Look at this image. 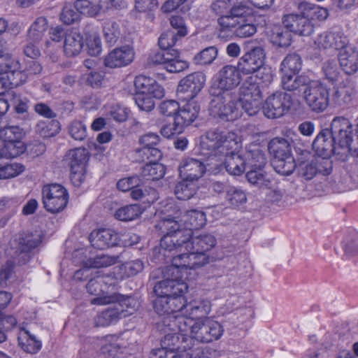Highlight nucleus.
I'll use <instances>...</instances> for the list:
<instances>
[{
    "label": "nucleus",
    "instance_id": "26",
    "mask_svg": "<svg viewBox=\"0 0 358 358\" xmlns=\"http://www.w3.org/2000/svg\"><path fill=\"white\" fill-rule=\"evenodd\" d=\"M312 145L315 152L320 155L329 157L333 154L341 157L339 150L336 148L337 145H336L329 129L320 131L313 142Z\"/></svg>",
    "mask_w": 358,
    "mask_h": 358
},
{
    "label": "nucleus",
    "instance_id": "7",
    "mask_svg": "<svg viewBox=\"0 0 358 358\" xmlns=\"http://www.w3.org/2000/svg\"><path fill=\"white\" fill-rule=\"evenodd\" d=\"M42 196L44 208L52 213L62 211L66 206L69 198L66 189L58 183L44 185Z\"/></svg>",
    "mask_w": 358,
    "mask_h": 358
},
{
    "label": "nucleus",
    "instance_id": "30",
    "mask_svg": "<svg viewBox=\"0 0 358 358\" xmlns=\"http://www.w3.org/2000/svg\"><path fill=\"white\" fill-rule=\"evenodd\" d=\"M338 58L346 74L351 75L358 71V51L349 43L339 51Z\"/></svg>",
    "mask_w": 358,
    "mask_h": 358
},
{
    "label": "nucleus",
    "instance_id": "45",
    "mask_svg": "<svg viewBox=\"0 0 358 358\" xmlns=\"http://www.w3.org/2000/svg\"><path fill=\"white\" fill-rule=\"evenodd\" d=\"M271 40L279 47L286 48L291 45V31L282 25H274L271 29Z\"/></svg>",
    "mask_w": 358,
    "mask_h": 358
},
{
    "label": "nucleus",
    "instance_id": "13",
    "mask_svg": "<svg viewBox=\"0 0 358 358\" xmlns=\"http://www.w3.org/2000/svg\"><path fill=\"white\" fill-rule=\"evenodd\" d=\"M330 131L341 155L346 150L348 143L352 141V125L348 119L336 117L331 122Z\"/></svg>",
    "mask_w": 358,
    "mask_h": 358
},
{
    "label": "nucleus",
    "instance_id": "60",
    "mask_svg": "<svg viewBox=\"0 0 358 358\" xmlns=\"http://www.w3.org/2000/svg\"><path fill=\"white\" fill-rule=\"evenodd\" d=\"M68 132L76 141H82L87 137V127L80 120H73L68 126Z\"/></svg>",
    "mask_w": 358,
    "mask_h": 358
},
{
    "label": "nucleus",
    "instance_id": "41",
    "mask_svg": "<svg viewBox=\"0 0 358 358\" xmlns=\"http://www.w3.org/2000/svg\"><path fill=\"white\" fill-rule=\"evenodd\" d=\"M165 173L166 168L162 164L152 162L141 168L140 177L142 180H158L164 177Z\"/></svg>",
    "mask_w": 358,
    "mask_h": 358
},
{
    "label": "nucleus",
    "instance_id": "28",
    "mask_svg": "<svg viewBox=\"0 0 358 358\" xmlns=\"http://www.w3.org/2000/svg\"><path fill=\"white\" fill-rule=\"evenodd\" d=\"M157 298L153 301V308L159 315L171 316L177 312L182 311V303L180 297H170L166 294H156Z\"/></svg>",
    "mask_w": 358,
    "mask_h": 358
},
{
    "label": "nucleus",
    "instance_id": "36",
    "mask_svg": "<svg viewBox=\"0 0 358 358\" xmlns=\"http://www.w3.org/2000/svg\"><path fill=\"white\" fill-rule=\"evenodd\" d=\"M164 50L165 69L170 73H179L188 68L187 62L179 58V52L176 49L169 48Z\"/></svg>",
    "mask_w": 358,
    "mask_h": 358
},
{
    "label": "nucleus",
    "instance_id": "6",
    "mask_svg": "<svg viewBox=\"0 0 358 358\" xmlns=\"http://www.w3.org/2000/svg\"><path fill=\"white\" fill-rule=\"evenodd\" d=\"M242 72L237 66L227 64L217 73L209 89V93H234L242 81Z\"/></svg>",
    "mask_w": 358,
    "mask_h": 358
},
{
    "label": "nucleus",
    "instance_id": "22",
    "mask_svg": "<svg viewBox=\"0 0 358 358\" xmlns=\"http://www.w3.org/2000/svg\"><path fill=\"white\" fill-rule=\"evenodd\" d=\"M348 42V37L341 31H325L317 36L314 43L320 50L340 51Z\"/></svg>",
    "mask_w": 358,
    "mask_h": 358
},
{
    "label": "nucleus",
    "instance_id": "34",
    "mask_svg": "<svg viewBox=\"0 0 358 358\" xmlns=\"http://www.w3.org/2000/svg\"><path fill=\"white\" fill-rule=\"evenodd\" d=\"M206 171L213 174L220 173L224 166V158L228 153L213 151H200Z\"/></svg>",
    "mask_w": 358,
    "mask_h": 358
},
{
    "label": "nucleus",
    "instance_id": "21",
    "mask_svg": "<svg viewBox=\"0 0 358 358\" xmlns=\"http://www.w3.org/2000/svg\"><path fill=\"white\" fill-rule=\"evenodd\" d=\"M282 22L291 33L299 36H308L314 31L313 22L298 14L290 13L283 15Z\"/></svg>",
    "mask_w": 358,
    "mask_h": 358
},
{
    "label": "nucleus",
    "instance_id": "62",
    "mask_svg": "<svg viewBox=\"0 0 358 358\" xmlns=\"http://www.w3.org/2000/svg\"><path fill=\"white\" fill-rule=\"evenodd\" d=\"M253 20L254 18L248 19V21L237 24L234 28L236 36L239 38H246L254 35L257 31V28L253 23Z\"/></svg>",
    "mask_w": 358,
    "mask_h": 358
},
{
    "label": "nucleus",
    "instance_id": "33",
    "mask_svg": "<svg viewBox=\"0 0 358 358\" xmlns=\"http://www.w3.org/2000/svg\"><path fill=\"white\" fill-rule=\"evenodd\" d=\"M235 150H231L226 155L224 168L231 175L240 176L245 171L246 161L243 154L235 152Z\"/></svg>",
    "mask_w": 358,
    "mask_h": 358
},
{
    "label": "nucleus",
    "instance_id": "10",
    "mask_svg": "<svg viewBox=\"0 0 358 358\" xmlns=\"http://www.w3.org/2000/svg\"><path fill=\"white\" fill-rule=\"evenodd\" d=\"M194 329L193 338L205 343L218 340L224 332L222 326L209 317L198 319Z\"/></svg>",
    "mask_w": 358,
    "mask_h": 358
},
{
    "label": "nucleus",
    "instance_id": "44",
    "mask_svg": "<svg viewBox=\"0 0 358 358\" xmlns=\"http://www.w3.org/2000/svg\"><path fill=\"white\" fill-rule=\"evenodd\" d=\"M239 98L262 99V92L259 83L254 80L253 76H250L239 89Z\"/></svg>",
    "mask_w": 358,
    "mask_h": 358
},
{
    "label": "nucleus",
    "instance_id": "53",
    "mask_svg": "<svg viewBox=\"0 0 358 358\" xmlns=\"http://www.w3.org/2000/svg\"><path fill=\"white\" fill-rule=\"evenodd\" d=\"M225 199L231 207L236 208L247 202V196L241 188L231 186L227 192Z\"/></svg>",
    "mask_w": 358,
    "mask_h": 358
},
{
    "label": "nucleus",
    "instance_id": "19",
    "mask_svg": "<svg viewBox=\"0 0 358 358\" xmlns=\"http://www.w3.org/2000/svg\"><path fill=\"white\" fill-rule=\"evenodd\" d=\"M357 94L355 83L350 79H345L334 86L329 95L330 100L336 106H346L352 103Z\"/></svg>",
    "mask_w": 358,
    "mask_h": 358
},
{
    "label": "nucleus",
    "instance_id": "24",
    "mask_svg": "<svg viewBox=\"0 0 358 358\" xmlns=\"http://www.w3.org/2000/svg\"><path fill=\"white\" fill-rule=\"evenodd\" d=\"M41 242V236L37 234H24L19 238L16 250V261L19 265L26 264L31 259V251Z\"/></svg>",
    "mask_w": 358,
    "mask_h": 358
},
{
    "label": "nucleus",
    "instance_id": "5",
    "mask_svg": "<svg viewBox=\"0 0 358 358\" xmlns=\"http://www.w3.org/2000/svg\"><path fill=\"white\" fill-rule=\"evenodd\" d=\"M200 151H213L229 153L231 150H237L238 143L234 133L227 132L220 128L208 130L201 136Z\"/></svg>",
    "mask_w": 358,
    "mask_h": 358
},
{
    "label": "nucleus",
    "instance_id": "25",
    "mask_svg": "<svg viewBox=\"0 0 358 358\" xmlns=\"http://www.w3.org/2000/svg\"><path fill=\"white\" fill-rule=\"evenodd\" d=\"M187 285L176 276V278H167L158 282L154 287V292L156 294L183 298V294L187 292Z\"/></svg>",
    "mask_w": 358,
    "mask_h": 358
},
{
    "label": "nucleus",
    "instance_id": "16",
    "mask_svg": "<svg viewBox=\"0 0 358 358\" xmlns=\"http://www.w3.org/2000/svg\"><path fill=\"white\" fill-rule=\"evenodd\" d=\"M254 18L253 10L250 6L239 3L234 4L229 9L228 17L220 18V31H232L237 24Z\"/></svg>",
    "mask_w": 358,
    "mask_h": 358
},
{
    "label": "nucleus",
    "instance_id": "38",
    "mask_svg": "<svg viewBox=\"0 0 358 358\" xmlns=\"http://www.w3.org/2000/svg\"><path fill=\"white\" fill-rule=\"evenodd\" d=\"M297 8L300 12L299 15L303 17L308 18L311 22L314 20H324L327 16L326 10L307 1L299 3Z\"/></svg>",
    "mask_w": 358,
    "mask_h": 358
},
{
    "label": "nucleus",
    "instance_id": "63",
    "mask_svg": "<svg viewBox=\"0 0 358 358\" xmlns=\"http://www.w3.org/2000/svg\"><path fill=\"white\" fill-rule=\"evenodd\" d=\"M24 166L20 164H7L0 163V179H8L13 178L22 173Z\"/></svg>",
    "mask_w": 358,
    "mask_h": 358
},
{
    "label": "nucleus",
    "instance_id": "14",
    "mask_svg": "<svg viewBox=\"0 0 358 358\" xmlns=\"http://www.w3.org/2000/svg\"><path fill=\"white\" fill-rule=\"evenodd\" d=\"M302 67V60L299 55L296 52L288 54L282 60L280 64L282 71L281 86L285 91L288 92L287 87L289 82L294 81L299 78H308L306 76L296 74L301 71Z\"/></svg>",
    "mask_w": 358,
    "mask_h": 358
},
{
    "label": "nucleus",
    "instance_id": "35",
    "mask_svg": "<svg viewBox=\"0 0 358 358\" xmlns=\"http://www.w3.org/2000/svg\"><path fill=\"white\" fill-rule=\"evenodd\" d=\"M84 45L83 38L76 30H70L65 35L64 41V52L68 57L78 55Z\"/></svg>",
    "mask_w": 358,
    "mask_h": 358
},
{
    "label": "nucleus",
    "instance_id": "32",
    "mask_svg": "<svg viewBox=\"0 0 358 358\" xmlns=\"http://www.w3.org/2000/svg\"><path fill=\"white\" fill-rule=\"evenodd\" d=\"M180 301L184 305L182 311L185 310L192 318L203 319L210 312V302L207 299L198 298L187 302L181 298Z\"/></svg>",
    "mask_w": 358,
    "mask_h": 358
},
{
    "label": "nucleus",
    "instance_id": "17",
    "mask_svg": "<svg viewBox=\"0 0 358 358\" xmlns=\"http://www.w3.org/2000/svg\"><path fill=\"white\" fill-rule=\"evenodd\" d=\"M0 75H2L9 88L24 84L27 80V73L21 69L20 62L10 59L5 64H0Z\"/></svg>",
    "mask_w": 358,
    "mask_h": 358
},
{
    "label": "nucleus",
    "instance_id": "59",
    "mask_svg": "<svg viewBox=\"0 0 358 358\" xmlns=\"http://www.w3.org/2000/svg\"><path fill=\"white\" fill-rule=\"evenodd\" d=\"M181 38L174 30H167L159 36L158 45L162 50L172 48Z\"/></svg>",
    "mask_w": 358,
    "mask_h": 358
},
{
    "label": "nucleus",
    "instance_id": "9",
    "mask_svg": "<svg viewBox=\"0 0 358 358\" xmlns=\"http://www.w3.org/2000/svg\"><path fill=\"white\" fill-rule=\"evenodd\" d=\"M206 76L202 72H194L189 74L179 82L177 88V96L179 99L189 101L203 88Z\"/></svg>",
    "mask_w": 358,
    "mask_h": 358
},
{
    "label": "nucleus",
    "instance_id": "4",
    "mask_svg": "<svg viewBox=\"0 0 358 358\" xmlns=\"http://www.w3.org/2000/svg\"><path fill=\"white\" fill-rule=\"evenodd\" d=\"M268 150L273 157L271 163L277 173L282 176H289L293 173L296 169V163L287 140L274 138L268 143Z\"/></svg>",
    "mask_w": 358,
    "mask_h": 358
},
{
    "label": "nucleus",
    "instance_id": "50",
    "mask_svg": "<svg viewBox=\"0 0 358 358\" xmlns=\"http://www.w3.org/2000/svg\"><path fill=\"white\" fill-rule=\"evenodd\" d=\"M142 212L140 205L131 204L118 208L114 216L118 220L128 222L138 217Z\"/></svg>",
    "mask_w": 358,
    "mask_h": 358
},
{
    "label": "nucleus",
    "instance_id": "39",
    "mask_svg": "<svg viewBox=\"0 0 358 358\" xmlns=\"http://www.w3.org/2000/svg\"><path fill=\"white\" fill-rule=\"evenodd\" d=\"M180 221L184 222L185 228L192 231L193 229H199L206 224V214L198 210L185 211Z\"/></svg>",
    "mask_w": 358,
    "mask_h": 358
},
{
    "label": "nucleus",
    "instance_id": "54",
    "mask_svg": "<svg viewBox=\"0 0 358 358\" xmlns=\"http://www.w3.org/2000/svg\"><path fill=\"white\" fill-rule=\"evenodd\" d=\"M217 53L218 50L215 46L206 48L194 55V63L201 66L209 65L217 58Z\"/></svg>",
    "mask_w": 358,
    "mask_h": 358
},
{
    "label": "nucleus",
    "instance_id": "55",
    "mask_svg": "<svg viewBox=\"0 0 358 358\" xmlns=\"http://www.w3.org/2000/svg\"><path fill=\"white\" fill-rule=\"evenodd\" d=\"M343 248L346 256L358 255V231L351 230L348 232L343 241Z\"/></svg>",
    "mask_w": 358,
    "mask_h": 358
},
{
    "label": "nucleus",
    "instance_id": "3",
    "mask_svg": "<svg viewBox=\"0 0 358 358\" xmlns=\"http://www.w3.org/2000/svg\"><path fill=\"white\" fill-rule=\"evenodd\" d=\"M211 99L208 110L214 118L230 122L237 120L241 115L236 93H209Z\"/></svg>",
    "mask_w": 358,
    "mask_h": 358
},
{
    "label": "nucleus",
    "instance_id": "52",
    "mask_svg": "<svg viewBox=\"0 0 358 358\" xmlns=\"http://www.w3.org/2000/svg\"><path fill=\"white\" fill-rule=\"evenodd\" d=\"M86 155L85 149L76 148L71 150L65 156V163L70 168V170L75 169L77 166L85 168Z\"/></svg>",
    "mask_w": 358,
    "mask_h": 358
},
{
    "label": "nucleus",
    "instance_id": "11",
    "mask_svg": "<svg viewBox=\"0 0 358 358\" xmlns=\"http://www.w3.org/2000/svg\"><path fill=\"white\" fill-rule=\"evenodd\" d=\"M266 52L261 46H248V50L238 59L237 66L243 75L253 74L257 68L264 64Z\"/></svg>",
    "mask_w": 358,
    "mask_h": 358
},
{
    "label": "nucleus",
    "instance_id": "57",
    "mask_svg": "<svg viewBox=\"0 0 358 358\" xmlns=\"http://www.w3.org/2000/svg\"><path fill=\"white\" fill-rule=\"evenodd\" d=\"M103 36L109 46L114 45L120 36L119 25L115 22H108L103 27Z\"/></svg>",
    "mask_w": 358,
    "mask_h": 358
},
{
    "label": "nucleus",
    "instance_id": "64",
    "mask_svg": "<svg viewBox=\"0 0 358 358\" xmlns=\"http://www.w3.org/2000/svg\"><path fill=\"white\" fill-rule=\"evenodd\" d=\"M322 70L327 80L334 85L338 84L337 82L339 81L341 73L334 61H327L325 62Z\"/></svg>",
    "mask_w": 358,
    "mask_h": 358
},
{
    "label": "nucleus",
    "instance_id": "29",
    "mask_svg": "<svg viewBox=\"0 0 358 358\" xmlns=\"http://www.w3.org/2000/svg\"><path fill=\"white\" fill-rule=\"evenodd\" d=\"M196 323V320H194L190 316H168L163 321L165 326L170 327V330L176 331L180 336H187L189 333L193 336Z\"/></svg>",
    "mask_w": 358,
    "mask_h": 358
},
{
    "label": "nucleus",
    "instance_id": "51",
    "mask_svg": "<svg viewBox=\"0 0 358 358\" xmlns=\"http://www.w3.org/2000/svg\"><path fill=\"white\" fill-rule=\"evenodd\" d=\"M48 27L47 20L39 17L35 20L28 30V39L34 43L39 42Z\"/></svg>",
    "mask_w": 358,
    "mask_h": 358
},
{
    "label": "nucleus",
    "instance_id": "49",
    "mask_svg": "<svg viewBox=\"0 0 358 358\" xmlns=\"http://www.w3.org/2000/svg\"><path fill=\"white\" fill-rule=\"evenodd\" d=\"M187 179H182L178 182L174 189V194L180 200H188L191 199L196 192V186L194 182Z\"/></svg>",
    "mask_w": 358,
    "mask_h": 358
},
{
    "label": "nucleus",
    "instance_id": "46",
    "mask_svg": "<svg viewBox=\"0 0 358 358\" xmlns=\"http://www.w3.org/2000/svg\"><path fill=\"white\" fill-rule=\"evenodd\" d=\"M25 150V145L20 139L3 143V146L0 148V159L17 157Z\"/></svg>",
    "mask_w": 358,
    "mask_h": 358
},
{
    "label": "nucleus",
    "instance_id": "43",
    "mask_svg": "<svg viewBox=\"0 0 358 358\" xmlns=\"http://www.w3.org/2000/svg\"><path fill=\"white\" fill-rule=\"evenodd\" d=\"M59 131L60 123L55 120H41L37 122L34 127L35 133L43 138L55 136Z\"/></svg>",
    "mask_w": 358,
    "mask_h": 358
},
{
    "label": "nucleus",
    "instance_id": "31",
    "mask_svg": "<svg viewBox=\"0 0 358 358\" xmlns=\"http://www.w3.org/2000/svg\"><path fill=\"white\" fill-rule=\"evenodd\" d=\"M199 111V105L192 101H187L182 108L179 106V110L174 117L178 128L183 130L185 127L189 126L198 117Z\"/></svg>",
    "mask_w": 358,
    "mask_h": 358
},
{
    "label": "nucleus",
    "instance_id": "23",
    "mask_svg": "<svg viewBox=\"0 0 358 358\" xmlns=\"http://www.w3.org/2000/svg\"><path fill=\"white\" fill-rule=\"evenodd\" d=\"M135 52L132 47L124 45L110 51L104 59L106 67L115 69L126 66L134 59Z\"/></svg>",
    "mask_w": 358,
    "mask_h": 358
},
{
    "label": "nucleus",
    "instance_id": "42",
    "mask_svg": "<svg viewBox=\"0 0 358 358\" xmlns=\"http://www.w3.org/2000/svg\"><path fill=\"white\" fill-rule=\"evenodd\" d=\"M190 250H195L200 254H205L211 250L216 244L215 238L209 234L192 236Z\"/></svg>",
    "mask_w": 358,
    "mask_h": 358
},
{
    "label": "nucleus",
    "instance_id": "1",
    "mask_svg": "<svg viewBox=\"0 0 358 358\" xmlns=\"http://www.w3.org/2000/svg\"><path fill=\"white\" fill-rule=\"evenodd\" d=\"M285 87L293 94L302 96L307 106L313 112H323L329 105V90L317 80L309 78H299L294 82H289Z\"/></svg>",
    "mask_w": 358,
    "mask_h": 358
},
{
    "label": "nucleus",
    "instance_id": "58",
    "mask_svg": "<svg viewBox=\"0 0 358 358\" xmlns=\"http://www.w3.org/2000/svg\"><path fill=\"white\" fill-rule=\"evenodd\" d=\"M229 5L225 0H215L210 6L211 13L217 17V22L220 28V18L228 17L229 13Z\"/></svg>",
    "mask_w": 358,
    "mask_h": 358
},
{
    "label": "nucleus",
    "instance_id": "56",
    "mask_svg": "<svg viewBox=\"0 0 358 358\" xmlns=\"http://www.w3.org/2000/svg\"><path fill=\"white\" fill-rule=\"evenodd\" d=\"M136 155L142 162L148 160L152 162H158L162 157V152L158 148L139 147L136 149Z\"/></svg>",
    "mask_w": 358,
    "mask_h": 358
},
{
    "label": "nucleus",
    "instance_id": "61",
    "mask_svg": "<svg viewBox=\"0 0 358 358\" xmlns=\"http://www.w3.org/2000/svg\"><path fill=\"white\" fill-rule=\"evenodd\" d=\"M250 76L254 77V80L263 86H268L273 81V76L271 68L266 66L264 64L253 73Z\"/></svg>",
    "mask_w": 358,
    "mask_h": 358
},
{
    "label": "nucleus",
    "instance_id": "15",
    "mask_svg": "<svg viewBox=\"0 0 358 358\" xmlns=\"http://www.w3.org/2000/svg\"><path fill=\"white\" fill-rule=\"evenodd\" d=\"M91 303L96 305H106L115 303V308L123 311L122 317L132 315L138 307V302L135 298L119 294L96 297L92 299Z\"/></svg>",
    "mask_w": 358,
    "mask_h": 358
},
{
    "label": "nucleus",
    "instance_id": "48",
    "mask_svg": "<svg viewBox=\"0 0 358 358\" xmlns=\"http://www.w3.org/2000/svg\"><path fill=\"white\" fill-rule=\"evenodd\" d=\"M246 167L250 169H263L266 164L265 154L258 148L248 150L244 154Z\"/></svg>",
    "mask_w": 358,
    "mask_h": 358
},
{
    "label": "nucleus",
    "instance_id": "47",
    "mask_svg": "<svg viewBox=\"0 0 358 358\" xmlns=\"http://www.w3.org/2000/svg\"><path fill=\"white\" fill-rule=\"evenodd\" d=\"M122 310L116 308L115 306L102 311L94 319L96 327H106L122 318Z\"/></svg>",
    "mask_w": 358,
    "mask_h": 358
},
{
    "label": "nucleus",
    "instance_id": "8",
    "mask_svg": "<svg viewBox=\"0 0 358 358\" xmlns=\"http://www.w3.org/2000/svg\"><path fill=\"white\" fill-rule=\"evenodd\" d=\"M292 106L290 94L285 92H276L266 99L262 110L268 118H278L288 113Z\"/></svg>",
    "mask_w": 358,
    "mask_h": 358
},
{
    "label": "nucleus",
    "instance_id": "27",
    "mask_svg": "<svg viewBox=\"0 0 358 358\" xmlns=\"http://www.w3.org/2000/svg\"><path fill=\"white\" fill-rule=\"evenodd\" d=\"M134 84L137 94H144L156 99H161L164 95L163 87L152 78L138 75L136 76Z\"/></svg>",
    "mask_w": 358,
    "mask_h": 358
},
{
    "label": "nucleus",
    "instance_id": "40",
    "mask_svg": "<svg viewBox=\"0 0 358 358\" xmlns=\"http://www.w3.org/2000/svg\"><path fill=\"white\" fill-rule=\"evenodd\" d=\"M247 181L259 189H271V180L263 169H250L246 172Z\"/></svg>",
    "mask_w": 358,
    "mask_h": 358
},
{
    "label": "nucleus",
    "instance_id": "18",
    "mask_svg": "<svg viewBox=\"0 0 358 358\" xmlns=\"http://www.w3.org/2000/svg\"><path fill=\"white\" fill-rule=\"evenodd\" d=\"M201 155L197 157H187L182 159L179 164L178 171L182 179L196 181L206 172Z\"/></svg>",
    "mask_w": 358,
    "mask_h": 358
},
{
    "label": "nucleus",
    "instance_id": "2",
    "mask_svg": "<svg viewBox=\"0 0 358 358\" xmlns=\"http://www.w3.org/2000/svg\"><path fill=\"white\" fill-rule=\"evenodd\" d=\"M176 218H164L156 225V228L164 234L159 243L160 250L171 252L176 250L182 252L183 248L185 250L191 248L189 243L192 238V231L187 228H181Z\"/></svg>",
    "mask_w": 358,
    "mask_h": 358
},
{
    "label": "nucleus",
    "instance_id": "37",
    "mask_svg": "<svg viewBox=\"0 0 358 358\" xmlns=\"http://www.w3.org/2000/svg\"><path fill=\"white\" fill-rule=\"evenodd\" d=\"M17 339L22 349L28 353L35 354L41 348V341L24 327H20Z\"/></svg>",
    "mask_w": 358,
    "mask_h": 358
},
{
    "label": "nucleus",
    "instance_id": "20",
    "mask_svg": "<svg viewBox=\"0 0 358 358\" xmlns=\"http://www.w3.org/2000/svg\"><path fill=\"white\" fill-rule=\"evenodd\" d=\"M89 241L94 248L106 250L117 245L120 238L119 234L114 229L100 228L90 233Z\"/></svg>",
    "mask_w": 358,
    "mask_h": 358
},
{
    "label": "nucleus",
    "instance_id": "12",
    "mask_svg": "<svg viewBox=\"0 0 358 358\" xmlns=\"http://www.w3.org/2000/svg\"><path fill=\"white\" fill-rule=\"evenodd\" d=\"M187 252H182L173 258L172 265L166 268L168 275L174 274L178 272L179 268H195L208 263V257L205 254H200L195 250H186Z\"/></svg>",
    "mask_w": 358,
    "mask_h": 358
}]
</instances>
